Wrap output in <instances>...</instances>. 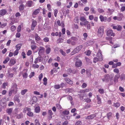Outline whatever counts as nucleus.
Instances as JSON below:
<instances>
[{"label":"nucleus","instance_id":"f257e3e1","mask_svg":"<svg viewBox=\"0 0 125 125\" xmlns=\"http://www.w3.org/2000/svg\"><path fill=\"white\" fill-rule=\"evenodd\" d=\"M96 56L97 57H94L93 59V62L94 63H96L98 61H102L103 60V57L102 54V52L100 50L98 51L97 53Z\"/></svg>","mask_w":125,"mask_h":125},{"label":"nucleus","instance_id":"f03ea898","mask_svg":"<svg viewBox=\"0 0 125 125\" xmlns=\"http://www.w3.org/2000/svg\"><path fill=\"white\" fill-rule=\"evenodd\" d=\"M80 20L81 21L80 23V24L81 26L84 25L85 26L89 23V22L86 20L85 18L84 17H81Z\"/></svg>","mask_w":125,"mask_h":125},{"label":"nucleus","instance_id":"7ed1b4c3","mask_svg":"<svg viewBox=\"0 0 125 125\" xmlns=\"http://www.w3.org/2000/svg\"><path fill=\"white\" fill-rule=\"evenodd\" d=\"M83 47L82 45H79L77 46L73 51L71 53L72 55L74 54L75 53L78 52Z\"/></svg>","mask_w":125,"mask_h":125},{"label":"nucleus","instance_id":"20e7f679","mask_svg":"<svg viewBox=\"0 0 125 125\" xmlns=\"http://www.w3.org/2000/svg\"><path fill=\"white\" fill-rule=\"evenodd\" d=\"M104 32V29L102 26H101L98 29V35L100 37H101Z\"/></svg>","mask_w":125,"mask_h":125},{"label":"nucleus","instance_id":"39448f33","mask_svg":"<svg viewBox=\"0 0 125 125\" xmlns=\"http://www.w3.org/2000/svg\"><path fill=\"white\" fill-rule=\"evenodd\" d=\"M17 89V84L15 83H12L11 87V89L14 91L15 93H16Z\"/></svg>","mask_w":125,"mask_h":125},{"label":"nucleus","instance_id":"423d86ee","mask_svg":"<svg viewBox=\"0 0 125 125\" xmlns=\"http://www.w3.org/2000/svg\"><path fill=\"white\" fill-rule=\"evenodd\" d=\"M106 34L107 36H115V33L113 32L112 30L110 29L107 30Z\"/></svg>","mask_w":125,"mask_h":125},{"label":"nucleus","instance_id":"0eeeda50","mask_svg":"<svg viewBox=\"0 0 125 125\" xmlns=\"http://www.w3.org/2000/svg\"><path fill=\"white\" fill-rule=\"evenodd\" d=\"M109 74H106L104 76V78H102V80L103 82H108L109 81Z\"/></svg>","mask_w":125,"mask_h":125},{"label":"nucleus","instance_id":"6e6552de","mask_svg":"<svg viewBox=\"0 0 125 125\" xmlns=\"http://www.w3.org/2000/svg\"><path fill=\"white\" fill-rule=\"evenodd\" d=\"M82 64V62L81 60L78 59L77 60L75 63V66L78 67H80Z\"/></svg>","mask_w":125,"mask_h":125},{"label":"nucleus","instance_id":"1a4fd4ad","mask_svg":"<svg viewBox=\"0 0 125 125\" xmlns=\"http://www.w3.org/2000/svg\"><path fill=\"white\" fill-rule=\"evenodd\" d=\"M38 101L37 98L36 96H33L31 99V103L32 104Z\"/></svg>","mask_w":125,"mask_h":125},{"label":"nucleus","instance_id":"9d476101","mask_svg":"<svg viewBox=\"0 0 125 125\" xmlns=\"http://www.w3.org/2000/svg\"><path fill=\"white\" fill-rule=\"evenodd\" d=\"M7 13V10L6 9H2L0 10V15L1 16L5 15Z\"/></svg>","mask_w":125,"mask_h":125},{"label":"nucleus","instance_id":"9b49d317","mask_svg":"<svg viewBox=\"0 0 125 125\" xmlns=\"http://www.w3.org/2000/svg\"><path fill=\"white\" fill-rule=\"evenodd\" d=\"M42 60V59L41 56L40 55H39V56L35 59L34 61V63L35 64H36L39 62H41Z\"/></svg>","mask_w":125,"mask_h":125},{"label":"nucleus","instance_id":"f8f14e48","mask_svg":"<svg viewBox=\"0 0 125 125\" xmlns=\"http://www.w3.org/2000/svg\"><path fill=\"white\" fill-rule=\"evenodd\" d=\"M37 24V22L35 20L33 21L32 22L31 25V29L33 30H34V28Z\"/></svg>","mask_w":125,"mask_h":125},{"label":"nucleus","instance_id":"ddd939ff","mask_svg":"<svg viewBox=\"0 0 125 125\" xmlns=\"http://www.w3.org/2000/svg\"><path fill=\"white\" fill-rule=\"evenodd\" d=\"M48 119L49 120H51L52 118V115L53 113L52 111L51 110H49L48 113Z\"/></svg>","mask_w":125,"mask_h":125},{"label":"nucleus","instance_id":"4468645a","mask_svg":"<svg viewBox=\"0 0 125 125\" xmlns=\"http://www.w3.org/2000/svg\"><path fill=\"white\" fill-rule=\"evenodd\" d=\"M99 18L101 22L106 21L107 17H104L102 15H101L99 16Z\"/></svg>","mask_w":125,"mask_h":125},{"label":"nucleus","instance_id":"2eb2a0df","mask_svg":"<svg viewBox=\"0 0 125 125\" xmlns=\"http://www.w3.org/2000/svg\"><path fill=\"white\" fill-rule=\"evenodd\" d=\"M44 50V48L43 47H40L39 48V52H38L39 55H40L42 53H43Z\"/></svg>","mask_w":125,"mask_h":125},{"label":"nucleus","instance_id":"dca6fc26","mask_svg":"<svg viewBox=\"0 0 125 125\" xmlns=\"http://www.w3.org/2000/svg\"><path fill=\"white\" fill-rule=\"evenodd\" d=\"M65 80L67 83L69 84L72 85L73 83V81L69 78H66L65 79Z\"/></svg>","mask_w":125,"mask_h":125},{"label":"nucleus","instance_id":"f3484780","mask_svg":"<svg viewBox=\"0 0 125 125\" xmlns=\"http://www.w3.org/2000/svg\"><path fill=\"white\" fill-rule=\"evenodd\" d=\"M16 62L15 60L14 59H11L9 62V65H11L14 64L16 63Z\"/></svg>","mask_w":125,"mask_h":125},{"label":"nucleus","instance_id":"a211bd4d","mask_svg":"<svg viewBox=\"0 0 125 125\" xmlns=\"http://www.w3.org/2000/svg\"><path fill=\"white\" fill-rule=\"evenodd\" d=\"M19 96L18 95H15L14 98V100L15 101H16L18 103L20 102V101L19 99Z\"/></svg>","mask_w":125,"mask_h":125},{"label":"nucleus","instance_id":"6ab92c4d","mask_svg":"<svg viewBox=\"0 0 125 125\" xmlns=\"http://www.w3.org/2000/svg\"><path fill=\"white\" fill-rule=\"evenodd\" d=\"M45 47L46 48V53L47 54H49L50 52L51 48H50L49 46H46Z\"/></svg>","mask_w":125,"mask_h":125},{"label":"nucleus","instance_id":"aec40b11","mask_svg":"<svg viewBox=\"0 0 125 125\" xmlns=\"http://www.w3.org/2000/svg\"><path fill=\"white\" fill-rule=\"evenodd\" d=\"M119 16L117 17L118 20L119 21H121L122 18L123 17V15L121 13L119 14Z\"/></svg>","mask_w":125,"mask_h":125},{"label":"nucleus","instance_id":"412c9836","mask_svg":"<svg viewBox=\"0 0 125 125\" xmlns=\"http://www.w3.org/2000/svg\"><path fill=\"white\" fill-rule=\"evenodd\" d=\"M97 97L98 104H101V101L100 95H97Z\"/></svg>","mask_w":125,"mask_h":125},{"label":"nucleus","instance_id":"4be33fe9","mask_svg":"<svg viewBox=\"0 0 125 125\" xmlns=\"http://www.w3.org/2000/svg\"><path fill=\"white\" fill-rule=\"evenodd\" d=\"M22 44H19L16 45L15 46L16 50H19L21 48Z\"/></svg>","mask_w":125,"mask_h":125},{"label":"nucleus","instance_id":"5701e85b","mask_svg":"<svg viewBox=\"0 0 125 125\" xmlns=\"http://www.w3.org/2000/svg\"><path fill=\"white\" fill-rule=\"evenodd\" d=\"M12 110V108L8 109L6 110V112L8 114H10L11 113Z\"/></svg>","mask_w":125,"mask_h":125},{"label":"nucleus","instance_id":"b1692460","mask_svg":"<svg viewBox=\"0 0 125 125\" xmlns=\"http://www.w3.org/2000/svg\"><path fill=\"white\" fill-rule=\"evenodd\" d=\"M119 76L118 75H116L114 78V81L115 83H117L118 82V79L119 78Z\"/></svg>","mask_w":125,"mask_h":125},{"label":"nucleus","instance_id":"393cba45","mask_svg":"<svg viewBox=\"0 0 125 125\" xmlns=\"http://www.w3.org/2000/svg\"><path fill=\"white\" fill-rule=\"evenodd\" d=\"M107 10L108 11L107 12V13L110 15L112 14L114 11V10L113 9L111 10L110 9H108Z\"/></svg>","mask_w":125,"mask_h":125},{"label":"nucleus","instance_id":"a878e982","mask_svg":"<svg viewBox=\"0 0 125 125\" xmlns=\"http://www.w3.org/2000/svg\"><path fill=\"white\" fill-rule=\"evenodd\" d=\"M32 3V1L30 0L28 1L27 3V6L29 7H31V6Z\"/></svg>","mask_w":125,"mask_h":125},{"label":"nucleus","instance_id":"bb28decb","mask_svg":"<svg viewBox=\"0 0 125 125\" xmlns=\"http://www.w3.org/2000/svg\"><path fill=\"white\" fill-rule=\"evenodd\" d=\"M35 39L36 40L39 41L40 40L41 38L37 34H36L35 36Z\"/></svg>","mask_w":125,"mask_h":125},{"label":"nucleus","instance_id":"cd10ccee","mask_svg":"<svg viewBox=\"0 0 125 125\" xmlns=\"http://www.w3.org/2000/svg\"><path fill=\"white\" fill-rule=\"evenodd\" d=\"M40 11V9H38L34 11L33 13V14L35 15H37L39 13Z\"/></svg>","mask_w":125,"mask_h":125},{"label":"nucleus","instance_id":"c85d7f7f","mask_svg":"<svg viewBox=\"0 0 125 125\" xmlns=\"http://www.w3.org/2000/svg\"><path fill=\"white\" fill-rule=\"evenodd\" d=\"M27 115L29 116L30 117H33V113L30 111L28 112L27 113Z\"/></svg>","mask_w":125,"mask_h":125},{"label":"nucleus","instance_id":"c756f323","mask_svg":"<svg viewBox=\"0 0 125 125\" xmlns=\"http://www.w3.org/2000/svg\"><path fill=\"white\" fill-rule=\"evenodd\" d=\"M27 91L28 90L27 89H25L22 90L21 92V94L23 95H24Z\"/></svg>","mask_w":125,"mask_h":125},{"label":"nucleus","instance_id":"7c9ffc66","mask_svg":"<svg viewBox=\"0 0 125 125\" xmlns=\"http://www.w3.org/2000/svg\"><path fill=\"white\" fill-rule=\"evenodd\" d=\"M40 108L39 107H37L35 108V111L36 113H39L40 112Z\"/></svg>","mask_w":125,"mask_h":125},{"label":"nucleus","instance_id":"2f4dec72","mask_svg":"<svg viewBox=\"0 0 125 125\" xmlns=\"http://www.w3.org/2000/svg\"><path fill=\"white\" fill-rule=\"evenodd\" d=\"M43 84L45 85H47V79L46 77H44L43 79Z\"/></svg>","mask_w":125,"mask_h":125},{"label":"nucleus","instance_id":"473e14b6","mask_svg":"<svg viewBox=\"0 0 125 125\" xmlns=\"http://www.w3.org/2000/svg\"><path fill=\"white\" fill-rule=\"evenodd\" d=\"M16 27L14 25H13L11 26L10 29L11 31H14L16 29Z\"/></svg>","mask_w":125,"mask_h":125},{"label":"nucleus","instance_id":"72a5a7b5","mask_svg":"<svg viewBox=\"0 0 125 125\" xmlns=\"http://www.w3.org/2000/svg\"><path fill=\"white\" fill-rule=\"evenodd\" d=\"M120 104L118 102H117L116 103H114V106L116 107H118L120 106Z\"/></svg>","mask_w":125,"mask_h":125},{"label":"nucleus","instance_id":"f704fd0d","mask_svg":"<svg viewBox=\"0 0 125 125\" xmlns=\"http://www.w3.org/2000/svg\"><path fill=\"white\" fill-rule=\"evenodd\" d=\"M13 93L14 94H15L16 93H15L14 91L13 90L11 89V90L9 91V95L10 96L11 95L12 93Z\"/></svg>","mask_w":125,"mask_h":125},{"label":"nucleus","instance_id":"c9c22d12","mask_svg":"<svg viewBox=\"0 0 125 125\" xmlns=\"http://www.w3.org/2000/svg\"><path fill=\"white\" fill-rule=\"evenodd\" d=\"M24 9V5L23 4H21L19 6V9L20 10H22Z\"/></svg>","mask_w":125,"mask_h":125},{"label":"nucleus","instance_id":"e433bc0d","mask_svg":"<svg viewBox=\"0 0 125 125\" xmlns=\"http://www.w3.org/2000/svg\"><path fill=\"white\" fill-rule=\"evenodd\" d=\"M33 64L32 65V67L34 68V69L38 68L39 67V65L37 64Z\"/></svg>","mask_w":125,"mask_h":125},{"label":"nucleus","instance_id":"4c0bfd02","mask_svg":"<svg viewBox=\"0 0 125 125\" xmlns=\"http://www.w3.org/2000/svg\"><path fill=\"white\" fill-rule=\"evenodd\" d=\"M31 48L32 50H35L37 48V47L35 45H31Z\"/></svg>","mask_w":125,"mask_h":125},{"label":"nucleus","instance_id":"58836bf2","mask_svg":"<svg viewBox=\"0 0 125 125\" xmlns=\"http://www.w3.org/2000/svg\"><path fill=\"white\" fill-rule=\"evenodd\" d=\"M23 117V115L22 114H20L19 115H16V117L18 119L21 118Z\"/></svg>","mask_w":125,"mask_h":125},{"label":"nucleus","instance_id":"ea45409f","mask_svg":"<svg viewBox=\"0 0 125 125\" xmlns=\"http://www.w3.org/2000/svg\"><path fill=\"white\" fill-rule=\"evenodd\" d=\"M10 59L8 57H7L6 59L3 62V63L4 64H5L7 63L9 60Z\"/></svg>","mask_w":125,"mask_h":125},{"label":"nucleus","instance_id":"a19ab883","mask_svg":"<svg viewBox=\"0 0 125 125\" xmlns=\"http://www.w3.org/2000/svg\"><path fill=\"white\" fill-rule=\"evenodd\" d=\"M62 113L64 115H67L69 114V112L68 111L65 110L62 112Z\"/></svg>","mask_w":125,"mask_h":125},{"label":"nucleus","instance_id":"79ce46f5","mask_svg":"<svg viewBox=\"0 0 125 125\" xmlns=\"http://www.w3.org/2000/svg\"><path fill=\"white\" fill-rule=\"evenodd\" d=\"M112 114V113H111L110 112L108 113L107 115V118L109 119L111 117Z\"/></svg>","mask_w":125,"mask_h":125},{"label":"nucleus","instance_id":"37998d69","mask_svg":"<svg viewBox=\"0 0 125 125\" xmlns=\"http://www.w3.org/2000/svg\"><path fill=\"white\" fill-rule=\"evenodd\" d=\"M8 85V83H7L5 82L3 83L2 85V87L3 89H5L6 86H7Z\"/></svg>","mask_w":125,"mask_h":125},{"label":"nucleus","instance_id":"c03bdc74","mask_svg":"<svg viewBox=\"0 0 125 125\" xmlns=\"http://www.w3.org/2000/svg\"><path fill=\"white\" fill-rule=\"evenodd\" d=\"M78 95L79 96L80 99L81 100H83V97L84 96V94H79Z\"/></svg>","mask_w":125,"mask_h":125},{"label":"nucleus","instance_id":"a18cd8bd","mask_svg":"<svg viewBox=\"0 0 125 125\" xmlns=\"http://www.w3.org/2000/svg\"><path fill=\"white\" fill-rule=\"evenodd\" d=\"M56 106L57 108L58 109H60L62 108L61 106L59 104H56Z\"/></svg>","mask_w":125,"mask_h":125},{"label":"nucleus","instance_id":"49530a36","mask_svg":"<svg viewBox=\"0 0 125 125\" xmlns=\"http://www.w3.org/2000/svg\"><path fill=\"white\" fill-rule=\"evenodd\" d=\"M60 53L62 54V55H63L64 56H65L66 55V53L65 52H64L62 50H60Z\"/></svg>","mask_w":125,"mask_h":125},{"label":"nucleus","instance_id":"de8ad7c7","mask_svg":"<svg viewBox=\"0 0 125 125\" xmlns=\"http://www.w3.org/2000/svg\"><path fill=\"white\" fill-rule=\"evenodd\" d=\"M19 51L16 49V50L13 53L14 56L17 55L19 53Z\"/></svg>","mask_w":125,"mask_h":125},{"label":"nucleus","instance_id":"09e8293b","mask_svg":"<svg viewBox=\"0 0 125 125\" xmlns=\"http://www.w3.org/2000/svg\"><path fill=\"white\" fill-rule=\"evenodd\" d=\"M79 21V20L78 19V17L75 18L74 20V21L76 23H78Z\"/></svg>","mask_w":125,"mask_h":125},{"label":"nucleus","instance_id":"8fccbe9b","mask_svg":"<svg viewBox=\"0 0 125 125\" xmlns=\"http://www.w3.org/2000/svg\"><path fill=\"white\" fill-rule=\"evenodd\" d=\"M98 92L101 94H103L104 92V89H100L98 90Z\"/></svg>","mask_w":125,"mask_h":125},{"label":"nucleus","instance_id":"3c124183","mask_svg":"<svg viewBox=\"0 0 125 125\" xmlns=\"http://www.w3.org/2000/svg\"><path fill=\"white\" fill-rule=\"evenodd\" d=\"M78 37H76L73 36L71 37V38L72 40H73L77 41L78 40Z\"/></svg>","mask_w":125,"mask_h":125},{"label":"nucleus","instance_id":"603ef678","mask_svg":"<svg viewBox=\"0 0 125 125\" xmlns=\"http://www.w3.org/2000/svg\"><path fill=\"white\" fill-rule=\"evenodd\" d=\"M114 72L116 73H118L119 72V71L118 69L115 68L113 70Z\"/></svg>","mask_w":125,"mask_h":125},{"label":"nucleus","instance_id":"864d4df0","mask_svg":"<svg viewBox=\"0 0 125 125\" xmlns=\"http://www.w3.org/2000/svg\"><path fill=\"white\" fill-rule=\"evenodd\" d=\"M98 11L100 13H102L104 12V11L103 9L101 8H99L98 9Z\"/></svg>","mask_w":125,"mask_h":125},{"label":"nucleus","instance_id":"5fc2aeb1","mask_svg":"<svg viewBox=\"0 0 125 125\" xmlns=\"http://www.w3.org/2000/svg\"><path fill=\"white\" fill-rule=\"evenodd\" d=\"M43 40L44 42H48L49 41V38L47 37H45L44 38Z\"/></svg>","mask_w":125,"mask_h":125},{"label":"nucleus","instance_id":"6e6d98bb","mask_svg":"<svg viewBox=\"0 0 125 125\" xmlns=\"http://www.w3.org/2000/svg\"><path fill=\"white\" fill-rule=\"evenodd\" d=\"M86 53V55L88 56H89L90 55L91 52V51L90 50H88L87 51L85 52Z\"/></svg>","mask_w":125,"mask_h":125},{"label":"nucleus","instance_id":"4d7b16f0","mask_svg":"<svg viewBox=\"0 0 125 125\" xmlns=\"http://www.w3.org/2000/svg\"><path fill=\"white\" fill-rule=\"evenodd\" d=\"M35 125H40V123L39 122V121L38 120L36 119L35 120Z\"/></svg>","mask_w":125,"mask_h":125},{"label":"nucleus","instance_id":"13d9d810","mask_svg":"<svg viewBox=\"0 0 125 125\" xmlns=\"http://www.w3.org/2000/svg\"><path fill=\"white\" fill-rule=\"evenodd\" d=\"M7 24L6 23H5L3 24H1L0 26V28H3L7 26Z\"/></svg>","mask_w":125,"mask_h":125},{"label":"nucleus","instance_id":"bf43d9fd","mask_svg":"<svg viewBox=\"0 0 125 125\" xmlns=\"http://www.w3.org/2000/svg\"><path fill=\"white\" fill-rule=\"evenodd\" d=\"M32 53V51L31 50H29L27 53V54L28 56H30Z\"/></svg>","mask_w":125,"mask_h":125},{"label":"nucleus","instance_id":"052dcab7","mask_svg":"<svg viewBox=\"0 0 125 125\" xmlns=\"http://www.w3.org/2000/svg\"><path fill=\"white\" fill-rule=\"evenodd\" d=\"M54 88L56 89H58L60 88V85L59 84H56L54 85Z\"/></svg>","mask_w":125,"mask_h":125},{"label":"nucleus","instance_id":"680f3d73","mask_svg":"<svg viewBox=\"0 0 125 125\" xmlns=\"http://www.w3.org/2000/svg\"><path fill=\"white\" fill-rule=\"evenodd\" d=\"M87 86V85L86 83H83V84L81 86V87L83 88H84L86 87Z\"/></svg>","mask_w":125,"mask_h":125},{"label":"nucleus","instance_id":"e2e57ef3","mask_svg":"<svg viewBox=\"0 0 125 125\" xmlns=\"http://www.w3.org/2000/svg\"><path fill=\"white\" fill-rule=\"evenodd\" d=\"M83 35L84 37V38H83L84 40H85L88 36L87 33H84L83 34Z\"/></svg>","mask_w":125,"mask_h":125},{"label":"nucleus","instance_id":"0e129e2a","mask_svg":"<svg viewBox=\"0 0 125 125\" xmlns=\"http://www.w3.org/2000/svg\"><path fill=\"white\" fill-rule=\"evenodd\" d=\"M43 75L42 74V73H41L39 75L38 78H39V79L40 81H41L42 78L43 77Z\"/></svg>","mask_w":125,"mask_h":125},{"label":"nucleus","instance_id":"69168bd1","mask_svg":"<svg viewBox=\"0 0 125 125\" xmlns=\"http://www.w3.org/2000/svg\"><path fill=\"white\" fill-rule=\"evenodd\" d=\"M21 27L20 25H19L17 28V31L18 32H20L21 31Z\"/></svg>","mask_w":125,"mask_h":125},{"label":"nucleus","instance_id":"338daca9","mask_svg":"<svg viewBox=\"0 0 125 125\" xmlns=\"http://www.w3.org/2000/svg\"><path fill=\"white\" fill-rule=\"evenodd\" d=\"M71 89L69 88L66 89L65 90V92L66 93L70 92H71Z\"/></svg>","mask_w":125,"mask_h":125},{"label":"nucleus","instance_id":"774afa93","mask_svg":"<svg viewBox=\"0 0 125 125\" xmlns=\"http://www.w3.org/2000/svg\"><path fill=\"white\" fill-rule=\"evenodd\" d=\"M92 13H95V12L94 10V9L93 7H92L90 9Z\"/></svg>","mask_w":125,"mask_h":125}]
</instances>
